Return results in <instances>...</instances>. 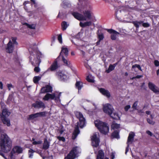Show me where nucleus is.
<instances>
[{
	"label": "nucleus",
	"mask_w": 159,
	"mask_h": 159,
	"mask_svg": "<svg viewBox=\"0 0 159 159\" xmlns=\"http://www.w3.org/2000/svg\"><path fill=\"white\" fill-rule=\"evenodd\" d=\"M59 131L60 133L61 134H62L63 133V130H62V129H60L59 130Z\"/></svg>",
	"instance_id": "60"
},
{
	"label": "nucleus",
	"mask_w": 159,
	"mask_h": 159,
	"mask_svg": "<svg viewBox=\"0 0 159 159\" xmlns=\"http://www.w3.org/2000/svg\"><path fill=\"white\" fill-rule=\"evenodd\" d=\"M154 64L156 66H159V61L158 60H155L154 61Z\"/></svg>",
	"instance_id": "50"
},
{
	"label": "nucleus",
	"mask_w": 159,
	"mask_h": 159,
	"mask_svg": "<svg viewBox=\"0 0 159 159\" xmlns=\"http://www.w3.org/2000/svg\"><path fill=\"white\" fill-rule=\"evenodd\" d=\"M57 138L60 141H61L62 142H64L65 141V138L63 137H60L58 136L57 137Z\"/></svg>",
	"instance_id": "44"
},
{
	"label": "nucleus",
	"mask_w": 159,
	"mask_h": 159,
	"mask_svg": "<svg viewBox=\"0 0 159 159\" xmlns=\"http://www.w3.org/2000/svg\"><path fill=\"white\" fill-rule=\"evenodd\" d=\"M0 146L2 151L5 152L9 151L11 148V142L5 134H2L0 139Z\"/></svg>",
	"instance_id": "2"
},
{
	"label": "nucleus",
	"mask_w": 159,
	"mask_h": 159,
	"mask_svg": "<svg viewBox=\"0 0 159 159\" xmlns=\"http://www.w3.org/2000/svg\"><path fill=\"white\" fill-rule=\"evenodd\" d=\"M28 2H28V1H25L24 3V5H25L26 4H27V3H28Z\"/></svg>",
	"instance_id": "63"
},
{
	"label": "nucleus",
	"mask_w": 159,
	"mask_h": 159,
	"mask_svg": "<svg viewBox=\"0 0 159 159\" xmlns=\"http://www.w3.org/2000/svg\"><path fill=\"white\" fill-rule=\"evenodd\" d=\"M111 159H114L115 157V152H111L110 154Z\"/></svg>",
	"instance_id": "53"
},
{
	"label": "nucleus",
	"mask_w": 159,
	"mask_h": 159,
	"mask_svg": "<svg viewBox=\"0 0 159 159\" xmlns=\"http://www.w3.org/2000/svg\"><path fill=\"white\" fill-rule=\"evenodd\" d=\"M75 114L77 117L79 119L80 127L81 128H82L85 125L86 122L85 118L84 117L82 113L79 112H76Z\"/></svg>",
	"instance_id": "11"
},
{
	"label": "nucleus",
	"mask_w": 159,
	"mask_h": 159,
	"mask_svg": "<svg viewBox=\"0 0 159 159\" xmlns=\"http://www.w3.org/2000/svg\"><path fill=\"white\" fill-rule=\"evenodd\" d=\"M92 22L91 21H88L83 23L81 22H80L79 25L82 27H84L87 26H89L91 25Z\"/></svg>",
	"instance_id": "23"
},
{
	"label": "nucleus",
	"mask_w": 159,
	"mask_h": 159,
	"mask_svg": "<svg viewBox=\"0 0 159 159\" xmlns=\"http://www.w3.org/2000/svg\"><path fill=\"white\" fill-rule=\"evenodd\" d=\"M38 117H39L38 116V114L36 113L29 115L27 118V119L28 120H34L35 118Z\"/></svg>",
	"instance_id": "26"
},
{
	"label": "nucleus",
	"mask_w": 159,
	"mask_h": 159,
	"mask_svg": "<svg viewBox=\"0 0 159 159\" xmlns=\"http://www.w3.org/2000/svg\"><path fill=\"white\" fill-rule=\"evenodd\" d=\"M146 133L148 135L150 136H153V134L149 130H147L146 131Z\"/></svg>",
	"instance_id": "52"
},
{
	"label": "nucleus",
	"mask_w": 159,
	"mask_h": 159,
	"mask_svg": "<svg viewBox=\"0 0 159 159\" xmlns=\"http://www.w3.org/2000/svg\"><path fill=\"white\" fill-rule=\"evenodd\" d=\"M52 91V88L49 85H47L46 87H43L41 89L42 93L51 92Z\"/></svg>",
	"instance_id": "18"
},
{
	"label": "nucleus",
	"mask_w": 159,
	"mask_h": 159,
	"mask_svg": "<svg viewBox=\"0 0 159 159\" xmlns=\"http://www.w3.org/2000/svg\"><path fill=\"white\" fill-rule=\"evenodd\" d=\"M69 25V23L65 21H63L61 23L62 29L63 30H65L66 29Z\"/></svg>",
	"instance_id": "28"
},
{
	"label": "nucleus",
	"mask_w": 159,
	"mask_h": 159,
	"mask_svg": "<svg viewBox=\"0 0 159 159\" xmlns=\"http://www.w3.org/2000/svg\"><path fill=\"white\" fill-rule=\"evenodd\" d=\"M7 86L9 90H10L11 89L12 87V85L11 84H7Z\"/></svg>",
	"instance_id": "55"
},
{
	"label": "nucleus",
	"mask_w": 159,
	"mask_h": 159,
	"mask_svg": "<svg viewBox=\"0 0 159 159\" xmlns=\"http://www.w3.org/2000/svg\"><path fill=\"white\" fill-rule=\"evenodd\" d=\"M80 148L78 147H75L73 148L67 157L65 159H74L78 153H80Z\"/></svg>",
	"instance_id": "7"
},
{
	"label": "nucleus",
	"mask_w": 159,
	"mask_h": 159,
	"mask_svg": "<svg viewBox=\"0 0 159 159\" xmlns=\"http://www.w3.org/2000/svg\"><path fill=\"white\" fill-rule=\"evenodd\" d=\"M115 68V66L112 65H110L107 70H106L107 73H108L113 70Z\"/></svg>",
	"instance_id": "36"
},
{
	"label": "nucleus",
	"mask_w": 159,
	"mask_h": 159,
	"mask_svg": "<svg viewBox=\"0 0 159 159\" xmlns=\"http://www.w3.org/2000/svg\"><path fill=\"white\" fill-rule=\"evenodd\" d=\"M75 86L79 91L83 87L82 82L80 81H77L75 84Z\"/></svg>",
	"instance_id": "30"
},
{
	"label": "nucleus",
	"mask_w": 159,
	"mask_h": 159,
	"mask_svg": "<svg viewBox=\"0 0 159 159\" xmlns=\"http://www.w3.org/2000/svg\"><path fill=\"white\" fill-rule=\"evenodd\" d=\"M120 125L119 124H116L115 122H113L111 125V128L114 129H118L120 128Z\"/></svg>",
	"instance_id": "31"
},
{
	"label": "nucleus",
	"mask_w": 159,
	"mask_h": 159,
	"mask_svg": "<svg viewBox=\"0 0 159 159\" xmlns=\"http://www.w3.org/2000/svg\"><path fill=\"white\" fill-rule=\"evenodd\" d=\"M99 91L103 95L106 96L107 98H109L110 96V93L107 90L101 88L99 89Z\"/></svg>",
	"instance_id": "21"
},
{
	"label": "nucleus",
	"mask_w": 159,
	"mask_h": 159,
	"mask_svg": "<svg viewBox=\"0 0 159 159\" xmlns=\"http://www.w3.org/2000/svg\"><path fill=\"white\" fill-rule=\"evenodd\" d=\"M41 76H34L33 79L34 82L35 84L38 83V81L40 80Z\"/></svg>",
	"instance_id": "32"
},
{
	"label": "nucleus",
	"mask_w": 159,
	"mask_h": 159,
	"mask_svg": "<svg viewBox=\"0 0 159 159\" xmlns=\"http://www.w3.org/2000/svg\"><path fill=\"white\" fill-rule=\"evenodd\" d=\"M157 75L159 74V69L157 70Z\"/></svg>",
	"instance_id": "62"
},
{
	"label": "nucleus",
	"mask_w": 159,
	"mask_h": 159,
	"mask_svg": "<svg viewBox=\"0 0 159 159\" xmlns=\"http://www.w3.org/2000/svg\"><path fill=\"white\" fill-rule=\"evenodd\" d=\"M87 101H88V102H90L93 105V106H94V110H96V109H97V106L95 104V103L94 102H93L89 100H87Z\"/></svg>",
	"instance_id": "48"
},
{
	"label": "nucleus",
	"mask_w": 159,
	"mask_h": 159,
	"mask_svg": "<svg viewBox=\"0 0 159 159\" xmlns=\"http://www.w3.org/2000/svg\"><path fill=\"white\" fill-rule=\"evenodd\" d=\"M0 155H1L2 157H4L5 159H7V158L5 157L4 154L0 150Z\"/></svg>",
	"instance_id": "56"
},
{
	"label": "nucleus",
	"mask_w": 159,
	"mask_h": 159,
	"mask_svg": "<svg viewBox=\"0 0 159 159\" xmlns=\"http://www.w3.org/2000/svg\"><path fill=\"white\" fill-rule=\"evenodd\" d=\"M95 126L102 133L107 134L109 131V127L108 125L104 122L97 120L94 121Z\"/></svg>",
	"instance_id": "3"
},
{
	"label": "nucleus",
	"mask_w": 159,
	"mask_h": 159,
	"mask_svg": "<svg viewBox=\"0 0 159 159\" xmlns=\"http://www.w3.org/2000/svg\"><path fill=\"white\" fill-rule=\"evenodd\" d=\"M137 68L139 70H142L141 69V68L140 66V65H139L135 64L132 67V70H135V68Z\"/></svg>",
	"instance_id": "39"
},
{
	"label": "nucleus",
	"mask_w": 159,
	"mask_h": 159,
	"mask_svg": "<svg viewBox=\"0 0 159 159\" xmlns=\"http://www.w3.org/2000/svg\"><path fill=\"white\" fill-rule=\"evenodd\" d=\"M62 60L64 64H65V65L67 66H70V62L69 61H68L67 60L65 59V58L63 57V56H62Z\"/></svg>",
	"instance_id": "34"
},
{
	"label": "nucleus",
	"mask_w": 159,
	"mask_h": 159,
	"mask_svg": "<svg viewBox=\"0 0 159 159\" xmlns=\"http://www.w3.org/2000/svg\"><path fill=\"white\" fill-rule=\"evenodd\" d=\"M10 114V112L7 108H5L3 109L2 114L0 115V117L3 122L8 126H10L11 124L10 120L7 117Z\"/></svg>",
	"instance_id": "4"
},
{
	"label": "nucleus",
	"mask_w": 159,
	"mask_h": 159,
	"mask_svg": "<svg viewBox=\"0 0 159 159\" xmlns=\"http://www.w3.org/2000/svg\"><path fill=\"white\" fill-rule=\"evenodd\" d=\"M34 138L32 139V140L34 141L33 143V144H40L42 143V141H34Z\"/></svg>",
	"instance_id": "45"
},
{
	"label": "nucleus",
	"mask_w": 159,
	"mask_h": 159,
	"mask_svg": "<svg viewBox=\"0 0 159 159\" xmlns=\"http://www.w3.org/2000/svg\"><path fill=\"white\" fill-rule=\"evenodd\" d=\"M58 67V66L57 65V61H55L51 65V67L49 68L47 71L51 70L52 71L55 70Z\"/></svg>",
	"instance_id": "20"
},
{
	"label": "nucleus",
	"mask_w": 159,
	"mask_h": 159,
	"mask_svg": "<svg viewBox=\"0 0 159 159\" xmlns=\"http://www.w3.org/2000/svg\"><path fill=\"white\" fill-rule=\"evenodd\" d=\"M138 105V101H136L133 104V106H132V108L135 110H136L137 109V106Z\"/></svg>",
	"instance_id": "47"
},
{
	"label": "nucleus",
	"mask_w": 159,
	"mask_h": 159,
	"mask_svg": "<svg viewBox=\"0 0 159 159\" xmlns=\"http://www.w3.org/2000/svg\"><path fill=\"white\" fill-rule=\"evenodd\" d=\"M23 149L21 148L19 146H16L14 147L11 153V159L13 158V153H16L17 154H19L20 153H21L22 152Z\"/></svg>",
	"instance_id": "13"
},
{
	"label": "nucleus",
	"mask_w": 159,
	"mask_h": 159,
	"mask_svg": "<svg viewBox=\"0 0 159 159\" xmlns=\"http://www.w3.org/2000/svg\"><path fill=\"white\" fill-rule=\"evenodd\" d=\"M68 50L66 48L62 47L61 48V51L60 52V56H63L64 55L66 56H67L68 55Z\"/></svg>",
	"instance_id": "22"
},
{
	"label": "nucleus",
	"mask_w": 159,
	"mask_h": 159,
	"mask_svg": "<svg viewBox=\"0 0 159 159\" xmlns=\"http://www.w3.org/2000/svg\"><path fill=\"white\" fill-rule=\"evenodd\" d=\"M133 23L136 28H139L140 26L142 25V24H143V21H136L133 22Z\"/></svg>",
	"instance_id": "29"
},
{
	"label": "nucleus",
	"mask_w": 159,
	"mask_h": 159,
	"mask_svg": "<svg viewBox=\"0 0 159 159\" xmlns=\"http://www.w3.org/2000/svg\"><path fill=\"white\" fill-rule=\"evenodd\" d=\"M142 25H143V27H148L149 26V24L147 23H143V24H142Z\"/></svg>",
	"instance_id": "49"
},
{
	"label": "nucleus",
	"mask_w": 159,
	"mask_h": 159,
	"mask_svg": "<svg viewBox=\"0 0 159 159\" xmlns=\"http://www.w3.org/2000/svg\"><path fill=\"white\" fill-rule=\"evenodd\" d=\"M3 88V84L2 82L0 81V89H2Z\"/></svg>",
	"instance_id": "58"
},
{
	"label": "nucleus",
	"mask_w": 159,
	"mask_h": 159,
	"mask_svg": "<svg viewBox=\"0 0 159 159\" xmlns=\"http://www.w3.org/2000/svg\"><path fill=\"white\" fill-rule=\"evenodd\" d=\"M78 125V122H77V125H75L74 131L72 137L73 139H75L76 138L78 134L80 133V131L79 129Z\"/></svg>",
	"instance_id": "19"
},
{
	"label": "nucleus",
	"mask_w": 159,
	"mask_h": 159,
	"mask_svg": "<svg viewBox=\"0 0 159 159\" xmlns=\"http://www.w3.org/2000/svg\"><path fill=\"white\" fill-rule=\"evenodd\" d=\"M113 119H120V116L117 112H114V111L109 115Z\"/></svg>",
	"instance_id": "24"
},
{
	"label": "nucleus",
	"mask_w": 159,
	"mask_h": 159,
	"mask_svg": "<svg viewBox=\"0 0 159 159\" xmlns=\"http://www.w3.org/2000/svg\"><path fill=\"white\" fill-rule=\"evenodd\" d=\"M76 10L78 11H83L84 16L76 11H73L72 12V15L77 20H79L85 21L88 19H90L91 17V7H89V9L87 7H84L83 8L81 6H78L77 7Z\"/></svg>",
	"instance_id": "1"
},
{
	"label": "nucleus",
	"mask_w": 159,
	"mask_h": 159,
	"mask_svg": "<svg viewBox=\"0 0 159 159\" xmlns=\"http://www.w3.org/2000/svg\"><path fill=\"white\" fill-rule=\"evenodd\" d=\"M142 75H137L135 77L136 78H140L141 77H142Z\"/></svg>",
	"instance_id": "59"
},
{
	"label": "nucleus",
	"mask_w": 159,
	"mask_h": 159,
	"mask_svg": "<svg viewBox=\"0 0 159 159\" xmlns=\"http://www.w3.org/2000/svg\"><path fill=\"white\" fill-rule=\"evenodd\" d=\"M148 86L150 89L156 93H159V89L155 86V85L151 82L148 83Z\"/></svg>",
	"instance_id": "16"
},
{
	"label": "nucleus",
	"mask_w": 159,
	"mask_h": 159,
	"mask_svg": "<svg viewBox=\"0 0 159 159\" xmlns=\"http://www.w3.org/2000/svg\"><path fill=\"white\" fill-rule=\"evenodd\" d=\"M38 117L44 116H45L46 112L44 111L40 112L37 113Z\"/></svg>",
	"instance_id": "43"
},
{
	"label": "nucleus",
	"mask_w": 159,
	"mask_h": 159,
	"mask_svg": "<svg viewBox=\"0 0 159 159\" xmlns=\"http://www.w3.org/2000/svg\"><path fill=\"white\" fill-rule=\"evenodd\" d=\"M98 38L99 41H100L102 39H103L104 38V36L102 34H99L98 35Z\"/></svg>",
	"instance_id": "46"
},
{
	"label": "nucleus",
	"mask_w": 159,
	"mask_h": 159,
	"mask_svg": "<svg viewBox=\"0 0 159 159\" xmlns=\"http://www.w3.org/2000/svg\"><path fill=\"white\" fill-rule=\"evenodd\" d=\"M58 77L62 80L65 81L69 78V76L61 71L58 72L57 74Z\"/></svg>",
	"instance_id": "14"
},
{
	"label": "nucleus",
	"mask_w": 159,
	"mask_h": 159,
	"mask_svg": "<svg viewBox=\"0 0 159 159\" xmlns=\"http://www.w3.org/2000/svg\"><path fill=\"white\" fill-rule=\"evenodd\" d=\"M154 136L157 139L159 140V134H157L154 135Z\"/></svg>",
	"instance_id": "57"
},
{
	"label": "nucleus",
	"mask_w": 159,
	"mask_h": 159,
	"mask_svg": "<svg viewBox=\"0 0 159 159\" xmlns=\"http://www.w3.org/2000/svg\"><path fill=\"white\" fill-rule=\"evenodd\" d=\"M130 108V105H126L125 107V110L126 111H127Z\"/></svg>",
	"instance_id": "51"
},
{
	"label": "nucleus",
	"mask_w": 159,
	"mask_h": 159,
	"mask_svg": "<svg viewBox=\"0 0 159 159\" xmlns=\"http://www.w3.org/2000/svg\"><path fill=\"white\" fill-rule=\"evenodd\" d=\"M12 41L10 40L7 44L6 48V51L9 53L12 52L15 45H17V43L16 42V38L15 37H12Z\"/></svg>",
	"instance_id": "8"
},
{
	"label": "nucleus",
	"mask_w": 159,
	"mask_h": 159,
	"mask_svg": "<svg viewBox=\"0 0 159 159\" xmlns=\"http://www.w3.org/2000/svg\"><path fill=\"white\" fill-rule=\"evenodd\" d=\"M61 93H56L52 94L47 93L43 98V100L48 101L49 99H54L57 102H60L59 99L61 96Z\"/></svg>",
	"instance_id": "5"
},
{
	"label": "nucleus",
	"mask_w": 159,
	"mask_h": 159,
	"mask_svg": "<svg viewBox=\"0 0 159 159\" xmlns=\"http://www.w3.org/2000/svg\"><path fill=\"white\" fill-rule=\"evenodd\" d=\"M92 145L94 148H97L99 143V134L95 133L91 137Z\"/></svg>",
	"instance_id": "9"
},
{
	"label": "nucleus",
	"mask_w": 159,
	"mask_h": 159,
	"mask_svg": "<svg viewBox=\"0 0 159 159\" xmlns=\"http://www.w3.org/2000/svg\"><path fill=\"white\" fill-rule=\"evenodd\" d=\"M134 136V134L133 132H131L129 133L127 142L128 146L126 148L125 152V154H126L129 151V145L131 144L133 141Z\"/></svg>",
	"instance_id": "12"
},
{
	"label": "nucleus",
	"mask_w": 159,
	"mask_h": 159,
	"mask_svg": "<svg viewBox=\"0 0 159 159\" xmlns=\"http://www.w3.org/2000/svg\"><path fill=\"white\" fill-rule=\"evenodd\" d=\"M26 26L30 29H34L35 27V25L34 24L29 25L27 23L25 24Z\"/></svg>",
	"instance_id": "40"
},
{
	"label": "nucleus",
	"mask_w": 159,
	"mask_h": 159,
	"mask_svg": "<svg viewBox=\"0 0 159 159\" xmlns=\"http://www.w3.org/2000/svg\"><path fill=\"white\" fill-rule=\"evenodd\" d=\"M107 30L108 32L111 34V39L113 40L116 39L118 35L120 34L119 32L112 29H107Z\"/></svg>",
	"instance_id": "15"
},
{
	"label": "nucleus",
	"mask_w": 159,
	"mask_h": 159,
	"mask_svg": "<svg viewBox=\"0 0 159 159\" xmlns=\"http://www.w3.org/2000/svg\"><path fill=\"white\" fill-rule=\"evenodd\" d=\"M102 109L103 112L109 115L113 112L114 110L112 106L109 103L103 104Z\"/></svg>",
	"instance_id": "10"
},
{
	"label": "nucleus",
	"mask_w": 159,
	"mask_h": 159,
	"mask_svg": "<svg viewBox=\"0 0 159 159\" xmlns=\"http://www.w3.org/2000/svg\"><path fill=\"white\" fill-rule=\"evenodd\" d=\"M59 42L61 43H62V34H60L58 35V38H57Z\"/></svg>",
	"instance_id": "41"
},
{
	"label": "nucleus",
	"mask_w": 159,
	"mask_h": 159,
	"mask_svg": "<svg viewBox=\"0 0 159 159\" xmlns=\"http://www.w3.org/2000/svg\"><path fill=\"white\" fill-rule=\"evenodd\" d=\"M34 152H35V151H34L33 150H32V149H30L29 150L28 154H29V158H32L33 157V153Z\"/></svg>",
	"instance_id": "35"
},
{
	"label": "nucleus",
	"mask_w": 159,
	"mask_h": 159,
	"mask_svg": "<svg viewBox=\"0 0 159 159\" xmlns=\"http://www.w3.org/2000/svg\"><path fill=\"white\" fill-rule=\"evenodd\" d=\"M38 57H37V56L35 55H31L30 57V60L31 62L33 65L36 66L39 65L40 63V61L39 58L43 57V55L40 52H39L38 53Z\"/></svg>",
	"instance_id": "6"
},
{
	"label": "nucleus",
	"mask_w": 159,
	"mask_h": 159,
	"mask_svg": "<svg viewBox=\"0 0 159 159\" xmlns=\"http://www.w3.org/2000/svg\"><path fill=\"white\" fill-rule=\"evenodd\" d=\"M40 69L38 67H36L34 69V71L36 72H39L40 71Z\"/></svg>",
	"instance_id": "54"
},
{
	"label": "nucleus",
	"mask_w": 159,
	"mask_h": 159,
	"mask_svg": "<svg viewBox=\"0 0 159 159\" xmlns=\"http://www.w3.org/2000/svg\"><path fill=\"white\" fill-rule=\"evenodd\" d=\"M147 121L149 124L151 125H153L155 123V122L152 120H151L149 118L147 119Z\"/></svg>",
	"instance_id": "42"
},
{
	"label": "nucleus",
	"mask_w": 159,
	"mask_h": 159,
	"mask_svg": "<svg viewBox=\"0 0 159 159\" xmlns=\"http://www.w3.org/2000/svg\"><path fill=\"white\" fill-rule=\"evenodd\" d=\"M49 146V143L47 139H45L43 144V148L44 149H47Z\"/></svg>",
	"instance_id": "27"
},
{
	"label": "nucleus",
	"mask_w": 159,
	"mask_h": 159,
	"mask_svg": "<svg viewBox=\"0 0 159 159\" xmlns=\"http://www.w3.org/2000/svg\"><path fill=\"white\" fill-rule=\"evenodd\" d=\"M32 106L35 108H44L45 106L44 103L41 101L36 102L32 104Z\"/></svg>",
	"instance_id": "17"
},
{
	"label": "nucleus",
	"mask_w": 159,
	"mask_h": 159,
	"mask_svg": "<svg viewBox=\"0 0 159 159\" xmlns=\"http://www.w3.org/2000/svg\"><path fill=\"white\" fill-rule=\"evenodd\" d=\"M87 80L90 82H94V80L93 79V78L92 77V76L91 75H89L86 78Z\"/></svg>",
	"instance_id": "38"
},
{
	"label": "nucleus",
	"mask_w": 159,
	"mask_h": 159,
	"mask_svg": "<svg viewBox=\"0 0 159 159\" xmlns=\"http://www.w3.org/2000/svg\"><path fill=\"white\" fill-rule=\"evenodd\" d=\"M112 135L113 137L115 138L116 139L119 138V132L117 130L114 131V132L112 134Z\"/></svg>",
	"instance_id": "33"
},
{
	"label": "nucleus",
	"mask_w": 159,
	"mask_h": 159,
	"mask_svg": "<svg viewBox=\"0 0 159 159\" xmlns=\"http://www.w3.org/2000/svg\"><path fill=\"white\" fill-rule=\"evenodd\" d=\"M100 41H99H99L97 42L96 43L97 45H99L100 44Z\"/></svg>",
	"instance_id": "61"
},
{
	"label": "nucleus",
	"mask_w": 159,
	"mask_h": 159,
	"mask_svg": "<svg viewBox=\"0 0 159 159\" xmlns=\"http://www.w3.org/2000/svg\"><path fill=\"white\" fill-rule=\"evenodd\" d=\"M104 157V154L102 151L99 150L98 154L97 155V159H103Z\"/></svg>",
	"instance_id": "25"
},
{
	"label": "nucleus",
	"mask_w": 159,
	"mask_h": 159,
	"mask_svg": "<svg viewBox=\"0 0 159 159\" xmlns=\"http://www.w3.org/2000/svg\"><path fill=\"white\" fill-rule=\"evenodd\" d=\"M146 114L148 115H150V117L151 119L154 118L155 115L153 113L152 114L151 112L149 111H147L146 112Z\"/></svg>",
	"instance_id": "37"
},
{
	"label": "nucleus",
	"mask_w": 159,
	"mask_h": 159,
	"mask_svg": "<svg viewBox=\"0 0 159 159\" xmlns=\"http://www.w3.org/2000/svg\"><path fill=\"white\" fill-rule=\"evenodd\" d=\"M128 73L127 72H125V75L126 76H127L128 75Z\"/></svg>",
	"instance_id": "64"
}]
</instances>
